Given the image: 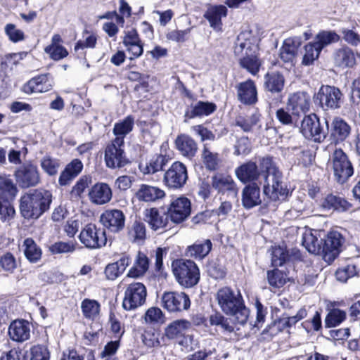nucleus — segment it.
I'll use <instances>...</instances> for the list:
<instances>
[{
  "mask_svg": "<svg viewBox=\"0 0 360 360\" xmlns=\"http://www.w3.org/2000/svg\"><path fill=\"white\" fill-rule=\"evenodd\" d=\"M176 148L186 158L192 159L198 151V144L190 136L181 134L177 136L174 141Z\"/></svg>",
  "mask_w": 360,
  "mask_h": 360,
  "instance_id": "f704fd0d",
  "label": "nucleus"
},
{
  "mask_svg": "<svg viewBox=\"0 0 360 360\" xmlns=\"http://www.w3.org/2000/svg\"><path fill=\"white\" fill-rule=\"evenodd\" d=\"M302 326L307 333L320 331L322 329L321 311H316L311 319L306 320L302 323Z\"/></svg>",
  "mask_w": 360,
  "mask_h": 360,
  "instance_id": "774afa93",
  "label": "nucleus"
},
{
  "mask_svg": "<svg viewBox=\"0 0 360 360\" xmlns=\"http://www.w3.org/2000/svg\"><path fill=\"white\" fill-rule=\"evenodd\" d=\"M167 214H169L171 223L179 224L186 220L191 213V202L186 196L173 199L167 208Z\"/></svg>",
  "mask_w": 360,
  "mask_h": 360,
  "instance_id": "a211bd4d",
  "label": "nucleus"
},
{
  "mask_svg": "<svg viewBox=\"0 0 360 360\" xmlns=\"http://www.w3.org/2000/svg\"><path fill=\"white\" fill-rule=\"evenodd\" d=\"M188 173L187 167L180 161L174 162L165 171L163 184L169 190H181L187 183Z\"/></svg>",
  "mask_w": 360,
  "mask_h": 360,
  "instance_id": "9d476101",
  "label": "nucleus"
},
{
  "mask_svg": "<svg viewBox=\"0 0 360 360\" xmlns=\"http://www.w3.org/2000/svg\"><path fill=\"white\" fill-rule=\"evenodd\" d=\"M54 86V79L51 73L37 75L22 85V91L27 94L46 93Z\"/></svg>",
  "mask_w": 360,
  "mask_h": 360,
  "instance_id": "412c9836",
  "label": "nucleus"
},
{
  "mask_svg": "<svg viewBox=\"0 0 360 360\" xmlns=\"http://www.w3.org/2000/svg\"><path fill=\"white\" fill-rule=\"evenodd\" d=\"M134 125V117L131 115H129L125 117L122 120L114 124L112 132L116 136L115 138L122 139V141H124V139L126 135L133 130Z\"/></svg>",
  "mask_w": 360,
  "mask_h": 360,
  "instance_id": "de8ad7c7",
  "label": "nucleus"
},
{
  "mask_svg": "<svg viewBox=\"0 0 360 360\" xmlns=\"http://www.w3.org/2000/svg\"><path fill=\"white\" fill-rule=\"evenodd\" d=\"M242 205L245 209H251L262 203L260 187L257 184H247L242 191Z\"/></svg>",
  "mask_w": 360,
  "mask_h": 360,
  "instance_id": "c9c22d12",
  "label": "nucleus"
},
{
  "mask_svg": "<svg viewBox=\"0 0 360 360\" xmlns=\"http://www.w3.org/2000/svg\"><path fill=\"white\" fill-rule=\"evenodd\" d=\"M191 328V323L186 319H176L169 323L162 333V345H169L172 340L184 335L185 332Z\"/></svg>",
  "mask_w": 360,
  "mask_h": 360,
  "instance_id": "5701e85b",
  "label": "nucleus"
},
{
  "mask_svg": "<svg viewBox=\"0 0 360 360\" xmlns=\"http://www.w3.org/2000/svg\"><path fill=\"white\" fill-rule=\"evenodd\" d=\"M238 101L245 105H253L258 101L256 84L252 79L238 83L236 86Z\"/></svg>",
  "mask_w": 360,
  "mask_h": 360,
  "instance_id": "393cba45",
  "label": "nucleus"
},
{
  "mask_svg": "<svg viewBox=\"0 0 360 360\" xmlns=\"http://www.w3.org/2000/svg\"><path fill=\"white\" fill-rule=\"evenodd\" d=\"M310 105V96L305 91H297L291 94L286 103L288 110H290L300 120L302 115H305L309 110Z\"/></svg>",
  "mask_w": 360,
  "mask_h": 360,
  "instance_id": "4be33fe9",
  "label": "nucleus"
},
{
  "mask_svg": "<svg viewBox=\"0 0 360 360\" xmlns=\"http://www.w3.org/2000/svg\"><path fill=\"white\" fill-rule=\"evenodd\" d=\"M321 207L325 210L343 212L349 210L352 204L344 198L329 193L322 199Z\"/></svg>",
  "mask_w": 360,
  "mask_h": 360,
  "instance_id": "e433bc0d",
  "label": "nucleus"
},
{
  "mask_svg": "<svg viewBox=\"0 0 360 360\" xmlns=\"http://www.w3.org/2000/svg\"><path fill=\"white\" fill-rule=\"evenodd\" d=\"M273 175L272 185L270 186L268 180L264 182L263 186V194L269 201H276L281 198L285 199L288 195V190L282 185L281 177L282 174L278 169L276 174Z\"/></svg>",
  "mask_w": 360,
  "mask_h": 360,
  "instance_id": "b1692460",
  "label": "nucleus"
},
{
  "mask_svg": "<svg viewBox=\"0 0 360 360\" xmlns=\"http://www.w3.org/2000/svg\"><path fill=\"white\" fill-rule=\"evenodd\" d=\"M147 288L141 282H132L125 288L122 307L126 311H131L143 306L146 301Z\"/></svg>",
  "mask_w": 360,
  "mask_h": 360,
  "instance_id": "ddd939ff",
  "label": "nucleus"
},
{
  "mask_svg": "<svg viewBox=\"0 0 360 360\" xmlns=\"http://www.w3.org/2000/svg\"><path fill=\"white\" fill-rule=\"evenodd\" d=\"M84 165L82 162L75 158L67 164L64 169L60 172L58 178V184L60 186H65L70 184L82 171Z\"/></svg>",
  "mask_w": 360,
  "mask_h": 360,
  "instance_id": "473e14b6",
  "label": "nucleus"
},
{
  "mask_svg": "<svg viewBox=\"0 0 360 360\" xmlns=\"http://www.w3.org/2000/svg\"><path fill=\"white\" fill-rule=\"evenodd\" d=\"M52 194L44 189H34L21 195L19 210L21 216L27 220H35L50 209Z\"/></svg>",
  "mask_w": 360,
  "mask_h": 360,
  "instance_id": "20e7f679",
  "label": "nucleus"
},
{
  "mask_svg": "<svg viewBox=\"0 0 360 360\" xmlns=\"http://www.w3.org/2000/svg\"><path fill=\"white\" fill-rule=\"evenodd\" d=\"M13 176L16 184L22 189L34 187L41 181L37 166L31 162L18 167L14 171Z\"/></svg>",
  "mask_w": 360,
  "mask_h": 360,
  "instance_id": "4468645a",
  "label": "nucleus"
},
{
  "mask_svg": "<svg viewBox=\"0 0 360 360\" xmlns=\"http://www.w3.org/2000/svg\"><path fill=\"white\" fill-rule=\"evenodd\" d=\"M162 307L169 312H180L190 308L191 300L185 292H165L162 297Z\"/></svg>",
  "mask_w": 360,
  "mask_h": 360,
  "instance_id": "aec40b11",
  "label": "nucleus"
},
{
  "mask_svg": "<svg viewBox=\"0 0 360 360\" xmlns=\"http://www.w3.org/2000/svg\"><path fill=\"white\" fill-rule=\"evenodd\" d=\"M347 319V313L345 311L339 308H333L328 312L325 320L326 328H335L340 326Z\"/></svg>",
  "mask_w": 360,
  "mask_h": 360,
  "instance_id": "3c124183",
  "label": "nucleus"
},
{
  "mask_svg": "<svg viewBox=\"0 0 360 360\" xmlns=\"http://www.w3.org/2000/svg\"><path fill=\"white\" fill-rule=\"evenodd\" d=\"M4 32L10 41L18 43L25 39V32L17 27L13 23H8L5 25Z\"/></svg>",
  "mask_w": 360,
  "mask_h": 360,
  "instance_id": "0e129e2a",
  "label": "nucleus"
},
{
  "mask_svg": "<svg viewBox=\"0 0 360 360\" xmlns=\"http://www.w3.org/2000/svg\"><path fill=\"white\" fill-rule=\"evenodd\" d=\"M276 120L281 125L297 127L300 119L294 115L290 110L284 108H279L275 112Z\"/></svg>",
  "mask_w": 360,
  "mask_h": 360,
  "instance_id": "4d7b16f0",
  "label": "nucleus"
},
{
  "mask_svg": "<svg viewBox=\"0 0 360 360\" xmlns=\"http://www.w3.org/2000/svg\"><path fill=\"white\" fill-rule=\"evenodd\" d=\"M49 342L34 343L30 345L22 356V360H50Z\"/></svg>",
  "mask_w": 360,
  "mask_h": 360,
  "instance_id": "a19ab883",
  "label": "nucleus"
},
{
  "mask_svg": "<svg viewBox=\"0 0 360 360\" xmlns=\"http://www.w3.org/2000/svg\"><path fill=\"white\" fill-rule=\"evenodd\" d=\"M215 299L221 311L226 316L233 317L236 323L245 325L250 316V309L240 290H235L230 286L218 289Z\"/></svg>",
  "mask_w": 360,
  "mask_h": 360,
  "instance_id": "f03ea898",
  "label": "nucleus"
},
{
  "mask_svg": "<svg viewBox=\"0 0 360 360\" xmlns=\"http://www.w3.org/2000/svg\"><path fill=\"white\" fill-rule=\"evenodd\" d=\"M212 249L211 240L206 239L203 241H196L188 245L185 250V255L195 260H202L205 258Z\"/></svg>",
  "mask_w": 360,
  "mask_h": 360,
  "instance_id": "4c0bfd02",
  "label": "nucleus"
},
{
  "mask_svg": "<svg viewBox=\"0 0 360 360\" xmlns=\"http://www.w3.org/2000/svg\"><path fill=\"white\" fill-rule=\"evenodd\" d=\"M131 263V257L127 252L121 254L120 259L108 264L104 269V275L108 280L115 281L125 271Z\"/></svg>",
  "mask_w": 360,
  "mask_h": 360,
  "instance_id": "c756f323",
  "label": "nucleus"
},
{
  "mask_svg": "<svg viewBox=\"0 0 360 360\" xmlns=\"http://www.w3.org/2000/svg\"><path fill=\"white\" fill-rule=\"evenodd\" d=\"M127 237L133 243L143 242L146 238V228L141 220H135L129 227Z\"/></svg>",
  "mask_w": 360,
  "mask_h": 360,
  "instance_id": "09e8293b",
  "label": "nucleus"
},
{
  "mask_svg": "<svg viewBox=\"0 0 360 360\" xmlns=\"http://www.w3.org/2000/svg\"><path fill=\"white\" fill-rule=\"evenodd\" d=\"M18 191V184H15L9 176H0V200L3 202L13 200Z\"/></svg>",
  "mask_w": 360,
  "mask_h": 360,
  "instance_id": "a18cd8bd",
  "label": "nucleus"
},
{
  "mask_svg": "<svg viewBox=\"0 0 360 360\" xmlns=\"http://www.w3.org/2000/svg\"><path fill=\"white\" fill-rule=\"evenodd\" d=\"M266 280L271 288L280 289L283 287L288 281V274L285 271L274 267L266 272Z\"/></svg>",
  "mask_w": 360,
  "mask_h": 360,
  "instance_id": "49530a36",
  "label": "nucleus"
},
{
  "mask_svg": "<svg viewBox=\"0 0 360 360\" xmlns=\"http://www.w3.org/2000/svg\"><path fill=\"white\" fill-rule=\"evenodd\" d=\"M278 167L271 155L259 158L258 162L252 160L237 167L235 174L238 179L244 184H257L259 178L266 182L271 173L276 174Z\"/></svg>",
  "mask_w": 360,
  "mask_h": 360,
  "instance_id": "7ed1b4c3",
  "label": "nucleus"
},
{
  "mask_svg": "<svg viewBox=\"0 0 360 360\" xmlns=\"http://www.w3.org/2000/svg\"><path fill=\"white\" fill-rule=\"evenodd\" d=\"M169 160V158L167 155L155 154L148 162L145 164L140 163L139 168L144 175H153L158 172L163 171Z\"/></svg>",
  "mask_w": 360,
  "mask_h": 360,
  "instance_id": "72a5a7b5",
  "label": "nucleus"
},
{
  "mask_svg": "<svg viewBox=\"0 0 360 360\" xmlns=\"http://www.w3.org/2000/svg\"><path fill=\"white\" fill-rule=\"evenodd\" d=\"M124 141L115 138L109 143L104 153L106 167L110 169L122 168L129 163L124 152Z\"/></svg>",
  "mask_w": 360,
  "mask_h": 360,
  "instance_id": "f8f14e48",
  "label": "nucleus"
},
{
  "mask_svg": "<svg viewBox=\"0 0 360 360\" xmlns=\"http://www.w3.org/2000/svg\"><path fill=\"white\" fill-rule=\"evenodd\" d=\"M319 105L324 110L340 108L343 100V94L338 87L330 85H322L315 96Z\"/></svg>",
  "mask_w": 360,
  "mask_h": 360,
  "instance_id": "2eb2a0df",
  "label": "nucleus"
},
{
  "mask_svg": "<svg viewBox=\"0 0 360 360\" xmlns=\"http://www.w3.org/2000/svg\"><path fill=\"white\" fill-rule=\"evenodd\" d=\"M257 49L250 39L240 42L235 49L236 54L243 55L238 60L240 67L252 75H257L262 66V61L256 53Z\"/></svg>",
  "mask_w": 360,
  "mask_h": 360,
  "instance_id": "423d86ee",
  "label": "nucleus"
},
{
  "mask_svg": "<svg viewBox=\"0 0 360 360\" xmlns=\"http://www.w3.org/2000/svg\"><path fill=\"white\" fill-rule=\"evenodd\" d=\"M228 9L224 5H209L203 17L209 22L210 25L215 30L222 28V18L226 17Z\"/></svg>",
  "mask_w": 360,
  "mask_h": 360,
  "instance_id": "2f4dec72",
  "label": "nucleus"
},
{
  "mask_svg": "<svg viewBox=\"0 0 360 360\" xmlns=\"http://www.w3.org/2000/svg\"><path fill=\"white\" fill-rule=\"evenodd\" d=\"M40 165L45 173L49 176H53L58 174V168L60 167V160L46 155L41 160Z\"/></svg>",
  "mask_w": 360,
  "mask_h": 360,
  "instance_id": "e2e57ef3",
  "label": "nucleus"
},
{
  "mask_svg": "<svg viewBox=\"0 0 360 360\" xmlns=\"http://www.w3.org/2000/svg\"><path fill=\"white\" fill-rule=\"evenodd\" d=\"M99 222L110 233L117 234L125 227L126 216L122 210L117 208L105 210L100 215Z\"/></svg>",
  "mask_w": 360,
  "mask_h": 360,
  "instance_id": "dca6fc26",
  "label": "nucleus"
},
{
  "mask_svg": "<svg viewBox=\"0 0 360 360\" xmlns=\"http://www.w3.org/2000/svg\"><path fill=\"white\" fill-rule=\"evenodd\" d=\"M335 60L340 66L346 68H352L356 64V58L353 51L347 46L338 50Z\"/></svg>",
  "mask_w": 360,
  "mask_h": 360,
  "instance_id": "5fc2aeb1",
  "label": "nucleus"
},
{
  "mask_svg": "<svg viewBox=\"0 0 360 360\" xmlns=\"http://www.w3.org/2000/svg\"><path fill=\"white\" fill-rule=\"evenodd\" d=\"M212 188L219 194L236 196L238 191L236 183L231 175L216 174L212 177Z\"/></svg>",
  "mask_w": 360,
  "mask_h": 360,
  "instance_id": "c85d7f7f",
  "label": "nucleus"
},
{
  "mask_svg": "<svg viewBox=\"0 0 360 360\" xmlns=\"http://www.w3.org/2000/svg\"><path fill=\"white\" fill-rule=\"evenodd\" d=\"M346 238L340 231L331 229L319 240L312 233L304 234L302 245L312 254L321 255L328 264L338 258L344 249Z\"/></svg>",
  "mask_w": 360,
  "mask_h": 360,
  "instance_id": "f257e3e1",
  "label": "nucleus"
},
{
  "mask_svg": "<svg viewBox=\"0 0 360 360\" xmlns=\"http://www.w3.org/2000/svg\"><path fill=\"white\" fill-rule=\"evenodd\" d=\"M334 179L345 184L354 174V167L348 155L342 148H336L331 155Z\"/></svg>",
  "mask_w": 360,
  "mask_h": 360,
  "instance_id": "6e6552de",
  "label": "nucleus"
},
{
  "mask_svg": "<svg viewBox=\"0 0 360 360\" xmlns=\"http://www.w3.org/2000/svg\"><path fill=\"white\" fill-rule=\"evenodd\" d=\"M285 82V77L280 71H268L264 75V89L272 94L282 92Z\"/></svg>",
  "mask_w": 360,
  "mask_h": 360,
  "instance_id": "ea45409f",
  "label": "nucleus"
},
{
  "mask_svg": "<svg viewBox=\"0 0 360 360\" xmlns=\"http://www.w3.org/2000/svg\"><path fill=\"white\" fill-rule=\"evenodd\" d=\"M167 248H158L155 251V271L158 277L165 278L167 273L163 266V258L167 253Z\"/></svg>",
  "mask_w": 360,
  "mask_h": 360,
  "instance_id": "69168bd1",
  "label": "nucleus"
},
{
  "mask_svg": "<svg viewBox=\"0 0 360 360\" xmlns=\"http://www.w3.org/2000/svg\"><path fill=\"white\" fill-rule=\"evenodd\" d=\"M300 132L303 136L321 143L326 139V130L321 125L319 117L316 113L305 115L300 122Z\"/></svg>",
  "mask_w": 360,
  "mask_h": 360,
  "instance_id": "9b49d317",
  "label": "nucleus"
},
{
  "mask_svg": "<svg viewBox=\"0 0 360 360\" xmlns=\"http://www.w3.org/2000/svg\"><path fill=\"white\" fill-rule=\"evenodd\" d=\"M83 316L89 320H94L100 314L101 304L96 300L85 298L81 303Z\"/></svg>",
  "mask_w": 360,
  "mask_h": 360,
  "instance_id": "864d4df0",
  "label": "nucleus"
},
{
  "mask_svg": "<svg viewBox=\"0 0 360 360\" xmlns=\"http://www.w3.org/2000/svg\"><path fill=\"white\" fill-rule=\"evenodd\" d=\"M82 37L84 38V40H78L75 44L74 51L76 53L85 49H94L96 46L98 36L94 32L84 29Z\"/></svg>",
  "mask_w": 360,
  "mask_h": 360,
  "instance_id": "603ef678",
  "label": "nucleus"
},
{
  "mask_svg": "<svg viewBox=\"0 0 360 360\" xmlns=\"http://www.w3.org/2000/svg\"><path fill=\"white\" fill-rule=\"evenodd\" d=\"M165 196V192L157 186L148 184H141L135 193L139 201L150 202L162 199Z\"/></svg>",
  "mask_w": 360,
  "mask_h": 360,
  "instance_id": "58836bf2",
  "label": "nucleus"
},
{
  "mask_svg": "<svg viewBox=\"0 0 360 360\" xmlns=\"http://www.w3.org/2000/svg\"><path fill=\"white\" fill-rule=\"evenodd\" d=\"M171 268L176 281L184 288H193L200 281V269L193 260L175 259L172 262Z\"/></svg>",
  "mask_w": 360,
  "mask_h": 360,
  "instance_id": "39448f33",
  "label": "nucleus"
},
{
  "mask_svg": "<svg viewBox=\"0 0 360 360\" xmlns=\"http://www.w3.org/2000/svg\"><path fill=\"white\" fill-rule=\"evenodd\" d=\"M144 319L147 323L162 324L165 322V316L159 307H152L146 310Z\"/></svg>",
  "mask_w": 360,
  "mask_h": 360,
  "instance_id": "680f3d73",
  "label": "nucleus"
},
{
  "mask_svg": "<svg viewBox=\"0 0 360 360\" xmlns=\"http://www.w3.org/2000/svg\"><path fill=\"white\" fill-rule=\"evenodd\" d=\"M305 53L303 56L302 63L304 65H310L318 59L322 49H319L315 41L309 42L304 46Z\"/></svg>",
  "mask_w": 360,
  "mask_h": 360,
  "instance_id": "bf43d9fd",
  "label": "nucleus"
},
{
  "mask_svg": "<svg viewBox=\"0 0 360 360\" xmlns=\"http://www.w3.org/2000/svg\"><path fill=\"white\" fill-rule=\"evenodd\" d=\"M189 321L191 323V326L193 325L195 327H220L222 330L229 333L234 331V326L231 324L229 319L217 310L208 317H206L202 313L193 314Z\"/></svg>",
  "mask_w": 360,
  "mask_h": 360,
  "instance_id": "1a4fd4ad",
  "label": "nucleus"
},
{
  "mask_svg": "<svg viewBox=\"0 0 360 360\" xmlns=\"http://www.w3.org/2000/svg\"><path fill=\"white\" fill-rule=\"evenodd\" d=\"M302 259V254L298 249L292 248L290 250L286 247L280 245L273 248L271 254V264L274 267L282 266L290 262Z\"/></svg>",
  "mask_w": 360,
  "mask_h": 360,
  "instance_id": "a878e982",
  "label": "nucleus"
},
{
  "mask_svg": "<svg viewBox=\"0 0 360 360\" xmlns=\"http://www.w3.org/2000/svg\"><path fill=\"white\" fill-rule=\"evenodd\" d=\"M23 253L26 259L31 264H36L42 258V249L32 238H26L22 243Z\"/></svg>",
  "mask_w": 360,
  "mask_h": 360,
  "instance_id": "c03bdc74",
  "label": "nucleus"
},
{
  "mask_svg": "<svg viewBox=\"0 0 360 360\" xmlns=\"http://www.w3.org/2000/svg\"><path fill=\"white\" fill-rule=\"evenodd\" d=\"M92 178L90 175L82 176L72 186L70 193L75 197H81L86 188L91 184Z\"/></svg>",
  "mask_w": 360,
  "mask_h": 360,
  "instance_id": "338daca9",
  "label": "nucleus"
},
{
  "mask_svg": "<svg viewBox=\"0 0 360 360\" xmlns=\"http://www.w3.org/2000/svg\"><path fill=\"white\" fill-rule=\"evenodd\" d=\"M326 138L331 143L339 144L345 141L351 133L350 125L342 118L340 117H335L330 124L326 120Z\"/></svg>",
  "mask_w": 360,
  "mask_h": 360,
  "instance_id": "6ab92c4d",
  "label": "nucleus"
},
{
  "mask_svg": "<svg viewBox=\"0 0 360 360\" xmlns=\"http://www.w3.org/2000/svg\"><path fill=\"white\" fill-rule=\"evenodd\" d=\"M217 108V106L214 103L199 101L195 104H191L186 109L184 113L185 121L195 117L209 116L214 113Z\"/></svg>",
  "mask_w": 360,
  "mask_h": 360,
  "instance_id": "7c9ffc66",
  "label": "nucleus"
},
{
  "mask_svg": "<svg viewBox=\"0 0 360 360\" xmlns=\"http://www.w3.org/2000/svg\"><path fill=\"white\" fill-rule=\"evenodd\" d=\"M202 161L208 171H216L219 167L221 160L218 153L212 152L205 145L201 153Z\"/></svg>",
  "mask_w": 360,
  "mask_h": 360,
  "instance_id": "8fccbe9b",
  "label": "nucleus"
},
{
  "mask_svg": "<svg viewBox=\"0 0 360 360\" xmlns=\"http://www.w3.org/2000/svg\"><path fill=\"white\" fill-rule=\"evenodd\" d=\"M338 281L345 283L351 278L359 276V270L354 263H347L339 266L335 274Z\"/></svg>",
  "mask_w": 360,
  "mask_h": 360,
  "instance_id": "6e6d98bb",
  "label": "nucleus"
},
{
  "mask_svg": "<svg viewBox=\"0 0 360 360\" xmlns=\"http://www.w3.org/2000/svg\"><path fill=\"white\" fill-rule=\"evenodd\" d=\"M150 260L147 255L139 251L133 266L127 272V276L132 278L143 277L148 271Z\"/></svg>",
  "mask_w": 360,
  "mask_h": 360,
  "instance_id": "37998d69",
  "label": "nucleus"
},
{
  "mask_svg": "<svg viewBox=\"0 0 360 360\" xmlns=\"http://www.w3.org/2000/svg\"><path fill=\"white\" fill-rule=\"evenodd\" d=\"M145 217L151 229L157 231L160 229H170L174 224L171 223L167 210L160 211L157 207L146 209Z\"/></svg>",
  "mask_w": 360,
  "mask_h": 360,
  "instance_id": "bb28decb",
  "label": "nucleus"
},
{
  "mask_svg": "<svg viewBox=\"0 0 360 360\" xmlns=\"http://www.w3.org/2000/svg\"><path fill=\"white\" fill-rule=\"evenodd\" d=\"M80 243L87 249L97 250L105 247L108 238L105 229L93 222L85 224L78 236Z\"/></svg>",
  "mask_w": 360,
  "mask_h": 360,
  "instance_id": "0eeeda50",
  "label": "nucleus"
},
{
  "mask_svg": "<svg viewBox=\"0 0 360 360\" xmlns=\"http://www.w3.org/2000/svg\"><path fill=\"white\" fill-rule=\"evenodd\" d=\"M0 267L8 274H13L18 268L15 257L11 252H6L0 256Z\"/></svg>",
  "mask_w": 360,
  "mask_h": 360,
  "instance_id": "052dcab7",
  "label": "nucleus"
},
{
  "mask_svg": "<svg viewBox=\"0 0 360 360\" xmlns=\"http://www.w3.org/2000/svg\"><path fill=\"white\" fill-rule=\"evenodd\" d=\"M316 40L319 49H323L332 43L338 42L340 37L335 31L321 30L316 35Z\"/></svg>",
  "mask_w": 360,
  "mask_h": 360,
  "instance_id": "13d9d810",
  "label": "nucleus"
},
{
  "mask_svg": "<svg viewBox=\"0 0 360 360\" xmlns=\"http://www.w3.org/2000/svg\"><path fill=\"white\" fill-rule=\"evenodd\" d=\"M63 42V39L59 34H53L51 44L44 48L45 53L55 61L66 58L69 53L67 49L62 45Z\"/></svg>",
  "mask_w": 360,
  "mask_h": 360,
  "instance_id": "79ce46f5",
  "label": "nucleus"
},
{
  "mask_svg": "<svg viewBox=\"0 0 360 360\" xmlns=\"http://www.w3.org/2000/svg\"><path fill=\"white\" fill-rule=\"evenodd\" d=\"M88 196L92 203L103 205L112 200V191L107 183L97 182L89 188Z\"/></svg>",
  "mask_w": 360,
  "mask_h": 360,
  "instance_id": "cd10ccee",
  "label": "nucleus"
},
{
  "mask_svg": "<svg viewBox=\"0 0 360 360\" xmlns=\"http://www.w3.org/2000/svg\"><path fill=\"white\" fill-rule=\"evenodd\" d=\"M32 323L25 319L18 318L12 320L7 329L8 340L20 345L28 342L32 336Z\"/></svg>",
  "mask_w": 360,
  "mask_h": 360,
  "instance_id": "f3484780",
  "label": "nucleus"
}]
</instances>
